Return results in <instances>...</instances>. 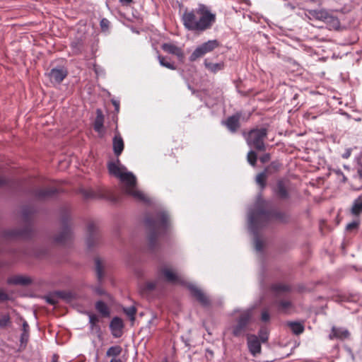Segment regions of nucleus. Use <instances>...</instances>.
<instances>
[{
	"mask_svg": "<svg viewBox=\"0 0 362 362\" xmlns=\"http://www.w3.org/2000/svg\"><path fill=\"white\" fill-rule=\"evenodd\" d=\"M269 203L262 199L259 194L252 208L247 214L248 229L253 235L255 249L257 252H262L266 246L267 240L261 230L270 221L284 223L288 219V216L281 211L269 210Z\"/></svg>",
	"mask_w": 362,
	"mask_h": 362,
	"instance_id": "nucleus-1",
	"label": "nucleus"
},
{
	"mask_svg": "<svg viewBox=\"0 0 362 362\" xmlns=\"http://www.w3.org/2000/svg\"><path fill=\"white\" fill-rule=\"evenodd\" d=\"M216 14L204 4L190 11H185L182 16L185 28L191 31L204 32L211 29L216 22Z\"/></svg>",
	"mask_w": 362,
	"mask_h": 362,
	"instance_id": "nucleus-2",
	"label": "nucleus"
},
{
	"mask_svg": "<svg viewBox=\"0 0 362 362\" xmlns=\"http://www.w3.org/2000/svg\"><path fill=\"white\" fill-rule=\"evenodd\" d=\"M107 167L110 173L121 181L124 193L137 201L145 203L149 202L147 196L137 189L135 175L132 173L128 172L126 167L120 163L119 159L110 162Z\"/></svg>",
	"mask_w": 362,
	"mask_h": 362,
	"instance_id": "nucleus-3",
	"label": "nucleus"
},
{
	"mask_svg": "<svg viewBox=\"0 0 362 362\" xmlns=\"http://www.w3.org/2000/svg\"><path fill=\"white\" fill-rule=\"evenodd\" d=\"M145 223L148 230V247L153 250L157 247L158 237L168 229L169 216L166 212L160 211L155 217H146Z\"/></svg>",
	"mask_w": 362,
	"mask_h": 362,
	"instance_id": "nucleus-4",
	"label": "nucleus"
},
{
	"mask_svg": "<svg viewBox=\"0 0 362 362\" xmlns=\"http://www.w3.org/2000/svg\"><path fill=\"white\" fill-rule=\"evenodd\" d=\"M34 211L35 210L32 206H23L21 209V219L23 223L22 228H14L5 230L3 232L4 238L7 240L29 238L32 233L30 218Z\"/></svg>",
	"mask_w": 362,
	"mask_h": 362,
	"instance_id": "nucleus-5",
	"label": "nucleus"
},
{
	"mask_svg": "<svg viewBox=\"0 0 362 362\" xmlns=\"http://www.w3.org/2000/svg\"><path fill=\"white\" fill-rule=\"evenodd\" d=\"M267 136V129L266 128L253 129L248 132L246 141L250 148L259 151H265L267 146L264 144V140Z\"/></svg>",
	"mask_w": 362,
	"mask_h": 362,
	"instance_id": "nucleus-6",
	"label": "nucleus"
},
{
	"mask_svg": "<svg viewBox=\"0 0 362 362\" xmlns=\"http://www.w3.org/2000/svg\"><path fill=\"white\" fill-rule=\"evenodd\" d=\"M70 215L69 213L66 211L61 216V221L62 224V229L57 233L54 238V243L59 245H65L69 243L72 237L71 228L69 225Z\"/></svg>",
	"mask_w": 362,
	"mask_h": 362,
	"instance_id": "nucleus-7",
	"label": "nucleus"
},
{
	"mask_svg": "<svg viewBox=\"0 0 362 362\" xmlns=\"http://www.w3.org/2000/svg\"><path fill=\"white\" fill-rule=\"evenodd\" d=\"M220 43L216 40H209L198 46L189 57V61L195 62L198 59L204 57L206 54L212 52L219 47Z\"/></svg>",
	"mask_w": 362,
	"mask_h": 362,
	"instance_id": "nucleus-8",
	"label": "nucleus"
},
{
	"mask_svg": "<svg viewBox=\"0 0 362 362\" xmlns=\"http://www.w3.org/2000/svg\"><path fill=\"white\" fill-rule=\"evenodd\" d=\"M251 317V310H247L240 313L237 320V324L233 327L232 332L235 337H240L245 333Z\"/></svg>",
	"mask_w": 362,
	"mask_h": 362,
	"instance_id": "nucleus-9",
	"label": "nucleus"
},
{
	"mask_svg": "<svg viewBox=\"0 0 362 362\" xmlns=\"http://www.w3.org/2000/svg\"><path fill=\"white\" fill-rule=\"evenodd\" d=\"M310 18L324 21L325 23H331L334 26H338L339 23L337 18L330 15L325 10H312L309 11Z\"/></svg>",
	"mask_w": 362,
	"mask_h": 362,
	"instance_id": "nucleus-10",
	"label": "nucleus"
},
{
	"mask_svg": "<svg viewBox=\"0 0 362 362\" xmlns=\"http://www.w3.org/2000/svg\"><path fill=\"white\" fill-rule=\"evenodd\" d=\"M160 274L165 281L172 284H184L181 277L169 265H163L160 268Z\"/></svg>",
	"mask_w": 362,
	"mask_h": 362,
	"instance_id": "nucleus-11",
	"label": "nucleus"
},
{
	"mask_svg": "<svg viewBox=\"0 0 362 362\" xmlns=\"http://www.w3.org/2000/svg\"><path fill=\"white\" fill-rule=\"evenodd\" d=\"M100 235L97 225L94 222H89L87 226L86 243L89 248L95 246L99 241Z\"/></svg>",
	"mask_w": 362,
	"mask_h": 362,
	"instance_id": "nucleus-12",
	"label": "nucleus"
},
{
	"mask_svg": "<svg viewBox=\"0 0 362 362\" xmlns=\"http://www.w3.org/2000/svg\"><path fill=\"white\" fill-rule=\"evenodd\" d=\"M187 287L192 295L204 306L210 305V300L206 293L193 284H188Z\"/></svg>",
	"mask_w": 362,
	"mask_h": 362,
	"instance_id": "nucleus-13",
	"label": "nucleus"
},
{
	"mask_svg": "<svg viewBox=\"0 0 362 362\" xmlns=\"http://www.w3.org/2000/svg\"><path fill=\"white\" fill-rule=\"evenodd\" d=\"M6 282L9 285L27 286L33 283V279L29 276L16 274L8 277Z\"/></svg>",
	"mask_w": 362,
	"mask_h": 362,
	"instance_id": "nucleus-14",
	"label": "nucleus"
},
{
	"mask_svg": "<svg viewBox=\"0 0 362 362\" xmlns=\"http://www.w3.org/2000/svg\"><path fill=\"white\" fill-rule=\"evenodd\" d=\"M247 346L250 352L253 356H257L261 353V343L255 335L247 336Z\"/></svg>",
	"mask_w": 362,
	"mask_h": 362,
	"instance_id": "nucleus-15",
	"label": "nucleus"
},
{
	"mask_svg": "<svg viewBox=\"0 0 362 362\" xmlns=\"http://www.w3.org/2000/svg\"><path fill=\"white\" fill-rule=\"evenodd\" d=\"M123 327L124 323L122 319L118 317H113L110 322V328L114 337L118 338L122 336Z\"/></svg>",
	"mask_w": 362,
	"mask_h": 362,
	"instance_id": "nucleus-16",
	"label": "nucleus"
},
{
	"mask_svg": "<svg viewBox=\"0 0 362 362\" xmlns=\"http://www.w3.org/2000/svg\"><path fill=\"white\" fill-rule=\"evenodd\" d=\"M67 71L64 68L52 69L49 73L52 82L60 83L66 76Z\"/></svg>",
	"mask_w": 362,
	"mask_h": 362,
	"instance_id": "nucleus-17",
	"label": "nucleus"
},
{
	"mask_svg": "<svg viewBox=\"0 0 362 362\" xmlns=\"http://www.w3.org/2000/svg\"><path fill=\"white\" fill-rule=\"evenodd\" d=\"M58 190L57 188L51 187L46 189H38L35 190L34 194L38 199H46L53 197L57 194Z\"/></svg>",
	"mask_w": 362,
	"mask_h": 362,
	"instance_id": "nucleus-18",
	"label": "nucleus"
},
{
	"mask_svg": "<svg viewBox=\"0 0 362 362\" xmlns=\"http://www.w3.org/2000/svg\"><path fill=\"white\" fill-rule=\"evenodd\" d=\"M162 47L165 52L177 56L180 60L182 61L183 59L184 53L181 48H180L173 44H168V43L163 44Z\"/></svg>",
	"mask_w": 362,
	"mask_h": 362,
	"instance_id": "nucleus-19",
	"label": "nucleus"
},
{
	"mask_svg": "<svg viewBox=\"0 0 362 362\" xmlns=\"http://www.w3.org/2000/svg\"><path fill=\"white\" fill-rule=\"evenodd\" d=\"M93 189H95V195H97V199H106L112 202L117 201V198L107 189L101 187H97Z\"/></svg>",
	"mask_w": 362,
	"mask_h": 362,
	"instance_id": "nucleus-20",
	"label": "nucleus"
},
{
	"mask_svg": "<svg viewBox=\"0 0 362 362\" xmlns=\"http://www.w3.org/2000/svg\"><path fill=\"white\" fill-rule=\"evenodd\" d=\"M349 336V332L347 329L344 328H337L333 327L332 329V332L329 334V337L330 339H333L334 338L339 339H344L348 338Z\"/></svg>",
	"mask_w": 362,
	"mask_h": 362,
	"instance_id": "nucleus-21",
	"label": "nucleus"
},
{
	"mask_svg": "<svg viewBox=\"0 0 362 362\" xmlns=\"http://www.w3.org/2000/svg\"><path fill=\"white\" fill-rule=\"evenodd\" d=\"M239 115H234L229 117L224 124L230 132H235L239 128Z\"/></svg>",
	"mask_w": 362,
	"mask_h": 362,
	"instance_id": "nucleus-22",
	"label": "nucleus"
},
{
	"mask_svg": "<svg viewBox=\"0 0 362 362\" xmlns=\"http://www.w3.org/2000/svg\"><path fill=\"white\" fill-rule=\"evenodd\" d=\"M124 149V141L119 134H116L113 138V151L116 156H119Z\"/></svg>",
	"mask_w": 362,
	"mask_h": 362,
	"instance_id": "nucleus-23",
	"label": "nucleus"
},
{
	"mask_svg": "<svg viewBox=\"0 0 362 362\" xmlns=\"http://www.w3.org/2000/svg\"><path fill=\"white\" fill-rule=\"evenodd\" d=\"M105 262L100 259V258L97 257L95 259V269L97 278L98 281H102V279L105 276Z\"/></svg>",
	"mask_w": 362,
	"mask_h": 362,
	"instance_id": "nucleus-24",
	"label": "nucleus"
},
{
	"mask_svg": "<svg viewBox=\"0 0 362 362\" xmlns=\"http://www.w3.org/2000/svg\"><path fill=\"white\" fill-rule=\"evenodd\" d=\"M275 192L280 199H287L289 198V193L283 181L278 182Z\"/></svg>",
	"mask_w": 362,
	"mask_h": 362,
	"instance_id": "nucleus-25",
	"label": "nucleus"
},
{
	"mask_svg": "<svg viewBox=\"0 0 362 362\" xmlns=\"http://www.w3.org/2000/svg\"><path fill=\"white\" fill-rule=\"evenodd\" d=\"M204 66L206 69L212 73H216L223 69V63H212L210 62L207 59L204 60Z\"/></svg>",
	"mask_w": 362,
	"mask_h": 362,
	"instance_id": "nucleus-26",
	"label": "nucleus"
},
{
	"mask_svg": "<svg viewBox=\"0 0 362 362\" xmlns=\"http://www.w3.org/2000/svg\"><path fill=\"white\" fill-rule=\"evenodd\" d=\"M12 324L11 317L8 313H0V328L6 329L9 327Z\"/></svg>",
	"mask_w": 362,
	"mask_h": 362,
	"instance_id": "nucleus-27",
	"label": "nucleus"
},
{
	"mask_svg": "<svg viewBox=\"0 0 362 362\" xmlns=\"http://www.w3.org/2000/svg\"><path fill=\"white\" fill-rule=\"evenodd\" d=\"M351 212L354 216H358L362 213V197H359L354 200Z\"/></svg>",
	"mask_w": 362,
	"mask_h": 362,
	"instance_id": "nucleus-28",
	"label": "nucleus"
},
{
	"mask_svg": "<svg viewBox=\"0 0 362 362\" xmlns=\"http://www.w3.org/2000/svg\"><path fill=\"white\" fill-rule=\"evenodd\" d=\"M104 117L100 110H97V116L95 118L94 129L96 132H100L103 127Z\"/></svg>",
	"mask_w": 362,
	"mask_h": 362,
	"instance_id": "nucleus-29",
	"label": "nucleus"
},
{
	"mask_svg": "<svg viewBox=\"0 0 362 362\" xmlns=\"http://www.w3.org/2000/svg\"><path fill=\"white\" fill-rule=\"evenodd\" d=\"M122 351V349L120 346H112L107 349L106 352V356L112 357V358H117L118 356L121 354Z\"/></svg>",
	"mask_w": 362,
	"mask_h": 362,
	"instance_id": "nucleus-30",
	"label": "nucleus"
},
{
	"mask_svg": "<svg viewBox=\"0 0 362 362\" xmlns=\"http://www.w3.org/2000/svg\"><path fill=\"white\" fill-rule=\"evenodd\" d=\"M22 334L21 336V344H26L29 337V325L26 321H23L22 326Z\"/></svg>",
	"mask_w": 362,
	"mask_h": 362,
	"instance_id": "nucleus-31",
	"label": "nucleus"
},
{
	"mask_svg": "<svg viewBox=\"0 0 362 362\" xmlns=\"http://www.w3.org/2000/svg\"><path fill=\"white\" fill-rule=\"evenodd\" d=\"M288 325L295 334H301L304 330L303 326L299 322H290L288 323Z\"/></svg>",
	"mask_w": 362,
	"mask_h": 362,
	"instance_id": "nucleus-32",
	"label": "nucleus"
},
{
	"mask_svg": "<svg viewBox=\"0 0 362 362\" xmlns=\"http://www.w3.org/2000/svg\"><path fill=\"white\" fill-rule=\"evenodd\" d=\"M81 193L85 199H97V195H95V189L93 188L82 189Z\"/></svg>",
	"mask_w": 362,
	"mask_h": 362,
	"instance_id": "nucleus-33",
	"label": "nucleus"
},
{
	"mask_svg": "<svg viewBox=\"0 0 362 362\" xmlns=\"http://www.w3.org/2000/svg\"><path fill=\"white\" fill-rule=\"evenodd\" d=\"M95 308L104 316H107L109 315L108 308L103 301H98L95 304Z\"/></svg>",
	"mask_w": 362,
	"mask_h": 362,
	"instance_id": "nucleus-34",
	"label": "nucleus"
},
{
	"mask_svg": "<svg viewBox=\"0 0 362 362\" xmlns=\"http://www.w3.org/2000/svg\"><path fill=\"white\" fill-rule=\"evenodd\" d=\"M291 306V302L286 300H280L278 303L279 310L284 313L288 312Z\"/></svg>",
	"mask_w": 362,
	"mask_h": 362,
	"instance_id": "nucleus-35",
	"label": "nucleus"
},
{
	"mask_svg": "<svg viewBox=\"0 0 362 362\" xmlns=\"http://www.w3.org/2000/svg\"><path fill=\"white\" fill-rule=\"evenodd\" d=\"M267 177V175L266 170L259 173L256 177V182L261 186L262 189H263L266 185L265 182Z\"/></svg>",
	"mask_w": 362,
	"mask_h": 362,
	"instance_id": "nucleus-36",
	"label": "nucleus"
},
{
	"mask_svg": "<svg viewBox=\"0 0 362 362\" xmlns=\"http://www.w3.org/2000/svg\"><path fill=\"white\" fill-rule=\"evenodd\" d=\"M158 59L160 64L162 66H164V67L171 69V70L176 69V67L172 63H170L169 61H168L165 57H163L162 56H158Z\"/></svg>",
	"mask_w": 362,
	"mask_h": 362,
	"instance_id": "nucleus-37",
	"label": "nucleus"
},
{
	"mask_svg": "<svg viewBox=\"0 0 362 362\" xmlns=\"http://www.w3.org/2000/svg\"><path fill=\"white\" fill-rule=\"evenodd\" d=\"M257 154L254 151L251 150L248 152L247 156V162L252 166H255L256 162H257Z\"/></svg>",
	"mask_w": 362,
	"mask_h": 362,
	"instance_id": "nucleus-38",
	"label": "nucleus"
},
{
	"mask_svg": "<svg viewBox=\"0 0 362 362\" xmlns=\"http://www.w3.org/2000/svg\"><path fill=\"white\" fill-rule=\"evenodd\" d=\"M124 313L130 317L131 320H134V315L136 313V309L134 306H130L128 308H124L123 309Z\"/></svg>",
	"mask_w": 362,
	"mask_h": 362,
	"instance_id": "nucleus-39",
	"label": "nucleus"
},
{
	"mask_svg": "<svg viewBox=\"0 0 362 362\" xmlns=\"http://www.w3.org/2000/svg\"><path fill=\"white\" fill-rule=\"evenodd\" d=\"M273 288L276 292H286V291H288L289 290V288H288V286L283 285V284L274 285Z\"/></svg>",
	"mask_w": 362,
	"mask_h": 362,
	"instance_id": "nucleus-40",
	"label": "nucleus"
},
{
	"mask_svg": "<svg viewBox=\"0 0 362 362\" xmlns=\"http://www.w3.org/2000/svg\"><path fill=\"white\" fill-rule=\"evenodd\" d=\"M146 289L148 291H153L158 287V281H150L146 284Z\"/></svg>",
	"mask_w": 362,
	"mask_h": 362,
	"instance_id": "nucleus-41",
	"label": "nucleus"
},
{
	"mask_svg": "<svg viewBox=\"0 0 362 362\" xmlns=\"http://www.w3.org/2000/svg\"><path fill=\"white\" fill-rule=\"evenodd\" d=\"M59 296L62 298H63L69 302L71 301V300L73 299V295L71 293L61 292V293H59Z\"/></svg>",
	"mask_w": 362,
	"mask_h": 362,
	"instance_id": "nucleus-42",
	"label": "nucleus"
},
{
	"mask_svg": "<svg viewBox=\"0 0 362 362\" xmlns=\"http://www.w3.org/2000/svg\"><path fill=\"white\" fill-rule=\"evenodd\" d=\"M259 337H260V339L262 341V342H265L267 341L268 339V335H267V332L266 330V329L264 328H262L259 331Z\"/></svg>",
	"mask_w": 362,
	"mask_h": 362,
	"instance_id": "nucleus-43",
	"label": "nucleus"
},
{
	"mask_svg": "<svg viewBox=\"0 0 362 362\" xmlns=\"http://www.w3.org/2000/svg\"><path fill=\"white\" fill-rule=\"evenodd\" d=\"M358 221H354L353 222L349 223L347 226H346V230H349V231H351L353 230H355L358 228Z\"/></svg>",
	"mask_w": 362,
	"mask_h": 362,
	"instance_id": "nucleus-44",
	"label": "nucleus"
},
{
	"mask_svg": "<svg viewBox=\"0 0 362 362\" xmlns=\"http://www.w3.org/2000/svg\"><path fill=\"white\" fill-rule=\"evenodd\" d=\"M110 21L106 18H103L100 21V26L103 30H105L109 28Z\"/></svg>",
	"mask_w": 362,
	"mask_h": 362,
	"instance_id": "nucleus-45",
	"label": "nucleus"
},
{
	"mask_svg": "<svg viewBox=\"0 0 362 362\" xmlns=\"http://www.w3.org/2000/svg\"><path fill=\"white\" fill-rule=\"evenodd\" d=\"M46 300L48 303L52 305H56L58 302L57 297L54 296H47Z\"/></svg>",
	"mask_w": 362,
	"mask_h": 362,
	"instance_id": "nucleus-46",
	"label": "nucleus"
},
{
	"mask_svg": "<svg viewBox=\"0 0 362 362\" xmlns=\"http://www.w3.org/2000/svg\"><path fill=\"white\" fill-rule=\"evenodd\" d=\"M9 299L8 295L3 290H0V302H4Z\"/></svg>",
	"mask_w": 362,
	"mask_h": 362,
	"instance_id": "nucleus-47",
	"label": "nucleus"
},
{
	"mask_svg": "<svg viewBox=\"0 0 362 362\" xmlns=\"http://www.w3.org/2000/svg\"><path fill=\"white\" fill-rule=\"evenodd\" d=\"M269 318H270V316H269V313L267 310H264L262 313V315H261L262 321L268 322L269 320Z\"/></svg>",
	"mask_w": 362,
	"mask_h": 362,
	"instance_id": "nucleus-48",
	"label": "nucleus"
},
{
	"mask_svg": "<svg viewBox=\"0 0 362 362\" xmlns=\"http://www.w3.org/2000/svg\"><path fill=\"white\" fill-rule=\"evenodd\" d=\"M89 322L92 325H95L98 322V317L95 315H90Z\"/></svg>",
	"mask_w": 362,
	"mask_h": 362,
	"instance_id": "nucleus-49",
	"label": "nucleus"
},
{
	"mask_svg": "<svg viewBox=\"0 0 362 362\" xmlns=\"http://www.w3.org/2000/svg\"><path fill=\"white\" fill-rule=\"evenodd\" d=\"M259 160L263 163H267L270 160V155L269 153H265L260 157Z\"/></svg>",
	"mask_w": 362,
	"mask_h": 362,
	"instance_id": "nucleus-50",
	"label": "nucleus"
},
{
	"mask_svg": "<svg viewBox=\"0 0 362 362\" xmlns=\"http://www.w3.org/2000/svg\"><path fill=\"white\" fill-rule=\"evenodd\" d=\"M279 168V164L277 163L273 162L265 170L267 172L269 168H273L275 170H278Z\"/></svg>",
	"mask_w": 362,
	"mask_h": 362,
	"instance_id": "nucleus-51",
	"label": "nucleus"
},
{
	"mask_svg": "<svg viewBox=\"0 0 362 362\" xmlns=\"http://www.w3.org/2000/svg\"><path fill=\"white\" fill-rule=\"evenodd\" d=\"M94 291L99 296L105 294V291L100 286L95 287Z\"/></svg>",
	"mask_w": 362,
	"mask_h": 362,
	"instance_id": "nucleus-52",
	"label": "nucleus"
},
{
	"mask_svg": "<svg viewBox=\"0 0 362 362\" xmlns=\"http://www.w3.org/2000/svg\"><path fill=\"white\" fill-rule=\"evenodd\" d=\"M8 181L4 177L0 176V187L7 185Z\"/></svg>",
	"mask_w": 362,
	"mask_h": 362,
	"instance_id": "nucleus-53",
	"label": "nucleus"
},
{
	"mask_svg": "<svg viewBox=\"0 0 362 362\" xmlns=\"http://www.w3.org/2000/svg\"><path fill=\"white\" fill-rule=\"evenodd\" d=\"M133 0H119L122 5H129Z\"/></svg>",
	"mask_w": 362,
	"mask_h": 362,
	"instance_id": "nucleus-54",
	"label": "nucleus"
},
{
	"mask_svg": "<svg viewBox=\"0 0 362 362\" xmlns=\"http://www.w3.org/2000/svg\"><path fill=\"white\" fill-rule=\"evenodd\" d=\"M110 362H122V361L118 358H112Z\"/></svg>",
	"mask_w": 362,
	"mask_h": 362,
	"instance_id": "nucleus-55",
	"label": "nucleus"
},
{
	"mask_svg": "<svg viewBox=\"0 0 362 362\" xmlns=\"http://www.w3.org/2000/svg\"><path fill=\"white\" fill-rule=\"evenodd\" d=\"M112 103H113V105L115 107V110L117 111H118L119 110V103L117 102H116V101H113Z\"/></svg>",
	"mask_w": 362,
	"mask_h": 362,
	"instance_id": "nucleus-56",
	"label": "nucleus"
},
{
	"mask_svg": "<svg viewBox=\"0 0 362 362\" xmlns=\"http://www.w3.org/2000/svg\"><path fill=\"white\" fill-rule=\"evenodd\" d=\"M156 320V317H153L149 322H148V324L149 325H153L154 324V322Z\"/></svg>",
	"mask_w": 362,
	"mask_h": 362,
	"instance_id": "nucleus-57",
	"label": "nucleus"
},
{
	"mask_svg": "<svg viewBox=\"0 0 362 362\" xmlns=\"http://www.w3.org/2000/svg\"><path fill=\"white\" fill-rule=\"evenodd\" d=\"M349 156H350V152H347V153H346L343 156V157H344V158H349Z\"/></svg>",
	"mask_w": 362,
	"mask_h": 362,
	"instance_id": "nucleus-58",
	"label": "nucleus"
},
{
	"mask_svg": "<svg viewBox=\"0 0 362 362\" xmlns=\"http://www.w3.org/2000/svg\"><path fill=\"white\" fill-rule=\"evenodd\" d=\"M52 362H58L57 361V356L56 355H54Z\"/></svg>",
	"mask_w": 362,
	"mask_h": 362,
	"instance_id": "nucleus-59",
	"label": "nucleus"
},
{
	"mask_svg": "<svg viewBox=\"0 0 362 362\" xmlns=\"http://www.w3.org/2000/svg\"><path fill=\"white\" fill-rule=\"evenodd\" d=\"M358 172L360 177H362V170H358Z\"/></svg>",
	"mask_w": 362,
	"mask_h": 362,
	"instance_id": "nucleus-60",
	"label": "nucleus"
},
{
	"mask_svg": "<svg viewBox=\"0 0 362 362\" xmlns=\"http://www.w3.org/2000/svg\"><path fill=\"white\" fill-rule=\"evenodd\" d=\"M358 170H362V165H361V167Z\"/></svg>",
	"mask_w": 362,
	"mask_h": 362,
	"instance_id": "nucleus-61",
	"label": "nucleus"
}]
</instances>
